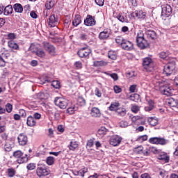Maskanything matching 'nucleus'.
I'll return each mask as SVG.
<instances>
[{"mask_svg":"<svg viewBox=\"0 0 178 178\" xmlns=\"http://www.w3.org/2000/svg\"><path fill=\"white\" fill-rule=\"evenodd\" d=\"M17 141L19 145L21 147H24V145H27L29 143V137L27 135H26V134L21 133L17 136Z\"/></svg>","mask_w":178,"mask_h":178,"instance_id":"nucleus-8","label":"nucleus"},{"mask_svg":"<svg viewBox=\"0 0 178 178\" xmlns=\"http://www.w3.org/2000/svg\"><path fill=\"white\" fill-rule=\"evenodd\" d=\"M37 168L35 163H30L26 165L27 170H34Z\"/></svg>","mask_w":178,"mask_h":178,"instance_id":"nucleus-50","label":"nucleus"},{"mask_svg":"<svg viewBox=\"0 0 178 178\" xmlns=\"http://www.w3.org/2000/svg\"><path fill=\"white\" fill-rule=\"evenodd\" d=\"M124 40L125 39L122 36H117L115 38V42L118 45H120V47H122Z\"/></svg>","mask_w":178,"mask_h":178,"instance_id":"nucleus-42","label":"nucleus"},{"mask_svg":"<svg viewBox=\"0 0 178 178\" xmlns=\"http://www.w3.org/2000/svg\"><path fill=\"white\" fill-rule=\"evenodd\" d=\"M146 35H147V38L150 40H156V33L152 30H148L145 33Z\"/></svg>","mask_w":178,"mask_h":178,"instance_id":"nucleus-27","label":"nucleus"},{"mask_svg":"<svg viewBox=\"0 0 178 178\" xmlns=\"http://www.w3.org/2000/svg\"><path fill=\"white\" fill-rule=\"evenodd\" d=\"M54 104L58 106L60 109H66L69 104V101L63 97H56L54 99Z\"/></svg>","mask_w":178,"mask_h":178,"instance_id":"nucleus-4","label":"nucleus"},{"mask_svg":"<svg viewBox=\"0 0 178 178\" xmlns=\"http://www.w3.org/2000/svg\"><path fill=\"white\" fill-rule=\"evenodd\" d=\"M87 172H88V168H83V169H81L79 170H75L74 172V175L75 176H81V177H84V175H86V173H87Z\"/></svg>","mask_w":178,"mask_h":178,"instance_id":"nucleus-24","label":"nucleus"},{"mask_svg":"<svg viewBox=\"0 0 178 178\" xmlns=\"http://www.w3.org/2000/svg\"><path fill=\"white\" fill-rule=\"evenodd\" d=\"M129 98H130V100L134 101V102H138V101H141L140 95H138L137 93L131 95Z\"/></svg>","mask_w":178,"mask_h":178,"instance_id":"nucleus-37","label":"nucleus"},{"mask_svg":"<svg viewBox=\"0 0 178 178\" xmlns=\"http://www.w3.org/2000/svg\"><path fill=\"white\" fill-rule=\"evenodd\" d=\"M120 106V103H119V102H112L111 106H109V110L111 111L117 112V111H120V108H119Z\"/></svg>","mask_w":178,"mask_h":178,"instance_id":"nucleus-21","label":"nucleus"},{"mask_svg":"<svg viewBox=\"0 0 178 178\" xmlns=\"http://www.w3.org/2000/svg\"><path fill=\"white\" fill-rule=\"evenodd\" d=\"M13 12V8L12 7V5H8L7 6H4L3 13L5 15V16H9V15H12V13Z\"/></svg>","mask_w":178,"mask_h":178,"instance_id":"nucleus-25","label":"nucleus"},{"mask_svg":"<svg viewBox=\"0 0 178 178\" xmlns=\"http://www.w3.org/2000/svg\"><path fill=\"white\" fill-rule=\"evenodd\" d=\"M122 143V137L115 135L111 136L110 138V144L113 145V147H118Z\"/></svg>","mask_w":178,"mask_h":178,"instance_id":"nucleus-14","label":"nucleus"},{"mask_svg":"<svg viewBox=\"0 0 178 178\" xmlns=\"http://www.w3.org/2000/svg\"><path fill=\"white\" fill-rule=\"evenodd\" d=\"M6 110L8 112V113H10L13 110V106L10 103H7L6 105Z\"/></svg>","mask_w":178,"mask_h":178,"instance_id":"nucleus-58","label":"nucleus"},{"mask_svg":"<svg viewBox=\"0 0 178 178\" xmlns=\"http://www.w3.org/2000/svg\"><path fill=\"white\" fill-rule=\"evenodd\" d=\"M163 19V24L164 26H170V19H169V17H165V18H163V16H161Z\"/></svg>","mask_w":178,"mask_h":178,"instance_id":"nucleus-56","label":"nucleus"},{"mask_svg":"<svg viewBox=\"0 0 178 178\" xmlns=\"http://www.w3.org/2000/svg\"><path fill=\"white\" fill-rule=\"evenodd\" d=\"M157 159L162 161L164 163H168L170 161V157L168 155V153L163 152L159 154Z\"/></svg>","mask_w":178,"mask_h":178,"instance_id":"nucleus-17","label":"nucleus"},{"mask_svg":"<svg viewBox=\"0 0 178 178\" xmlns=\"http://www.w3.org/2000/svg\"><path fill=\"white\" fill-rule=\"evenodd\" d=\"M108 65V62L104 60H96L93 62V66L95 67H102L104 66H106Z\"/></svg>","mask_w":178,"mask_h":178,"instance_id":"nucleus-29","label":"nucleus"},{"mask_svg":"<svg viewBox=\"0 0 178 178\" xmlns=\"http://www.w3.org/2000/svg\"><path fill=\"white\" fill-rule=\"evenodd\" d=\"M6 40H10V41H13V40H16V35L15 33H9L6 35Z\"/></svg>","mask_w":178,"mask_h":178,"instance_id":"nucleus-47","label":"nucleus"},{"mask_svg":"<svg viewBox=\"0 0 178 178\" xmlns=\"http://www.w3.org/2000/svg\"><path fill=\"white\" fill-rule=\"evenodd\" d=\"M147 140H148L147 135L140 136L138 138V141H147Z\"/></svg>","mask_w":178,"mask_h":178,"instance_id":"nucleus-64","label":"nucleus"},{"mask_svg":"<svg viewBox=\"0 0 178 178\" xmlns=\"http://www.w3.org/2000/svg\"><path fill=\"white\" fill-rule=\"evenodd\" d=\"M49 169L47 168L45 164H38L36 168V175L38 177H44V176H48L49 175Z\"/></svg>","mask_w":178,"mask_h":178,"instance_id":"nucleus-2","label":"nucleus"},{"mask_svg":"<svg viewBox=\"0 0 178 178\" xmlns=\"http://www.w3.org/2000/svg\"><path fill=\"white\" fill-rule=\"evenodd\" d=\"M77 105H79V106H86V99H83V97H79L77 100Z\"/></svg>","mask_w":178,"mask_h":178,"instance_id":"nucleus-44","label":"nucleus"},{"mask_svg":"<svg viewBox=\"0 0 178 178\" xmlns=\"http://www.w3.org/2000/svg\"><path fill=\"white\" fill-rule=\"evenodd\" d=\"M36 56L38 58H45L47 54L45 53V51L42 49H40L37 51V52L35 53Z\"/></svg>","mask_w":178,"mask_h":178,"instance_id":"nucleus-38","label":"nucleus"},{"mask_svg":"<svg viewBox=\"0 0 178 178\" xmlns=\"http://www.w3.org/2000/svg\"><path fill=\"white\" fill-rule=\"evenodd\" d=\"M121 48L124 51H133V49H134V44H133V42L127 39H124L122 44L121 45Z\"/></svg>","mask_w":178,"mask_h":178,"instance_id":"nucleus-10","label":"nucleus"},{"mask_svg":"<svg viewBox=\"0 0 178 178\" xmlns=\"http://www.w3.org/2000/svg\"><path fill=\"white\" fill-rule=\"evenodd\" d=\"M167 104H168L170 108H177L178 101L174 98H170L167 100Z\"/></svg>","mask_w":178,"mask_h":178,"instance_id":"nucleus-23","label":"nucleus"},{"mask_svg":"<svg viewBox=\"0 0 178 178\" xmlns=\"http://www.w3.org/2000/svg\"><path fill=\"white\" fill-rule=\"evenodd\" d=\"M90 54H91V49L88 47H82L77 52V55L79 58H84L85 59L90 58Z\"/></svg>","mask_w":178,"mask_h":178,"instance_id":"nucleus-7","label":"nucleus"},{"mask_svg":"<svg viewBox=\"0 0 178 178\" xmlns=\"http://www.w3.org/2000/svg\"><path fill=\"white\" fill-rule=\"evenodd\" d=\"M168 143V140L165 139L164 138L159 137L157 139L156 145H166Z\"/></svg>","mask_w":178,"mask_h":178,"instance_id":"nucleus-40","label":"nucleus"},{"mask_svg":"<svg viewBox=\"0 0 178 178\" xmlns=\"http://www.w3.org/2000/svg\"><path fill=\"white\" fill-rule=\"evenodd\" d=\"M74 66L76 69H82L83 67V63L81 61H76L74 63Z\"/></svg>","mask_w":178,"mask_h":178,"instance_id":"nucleus-62","label":"nucleus"},{"mask_svg":"<svg viewBox=\"0 0 178 178\" xmlns=\"http://www.w3.org/2000/svg\"><path fill=\"white\" fill-rule=\"evenodd\" d=\"M42 46L49 55L55 56V54H56V48H55V46L47 41L42 42Z\"/></svg>","mask_w":178,"mask_h":178,"instance_id":"nucleus-3","label":"nucleus"},{"mask_svg":"<svg viewBox=\"0 0 178 178\" xmlns=\"http://www.w3.org/2000/svg\"><path fill=\"white\" fill-rule=\"evenodd\" d=\"M13 9L16 13H23V6L20 3L14 4Z\"/></svg>","mask_w":178,"mask_h":178,"instance_id":"nucleus-32","label":"nucleus"},{"mask_svg":"<svg viewBox=\"0 0 178 178\" xmlns=\"http://www.w3.org/2000/svg\"><path fill=\"white\" fill-rule=\"evenodd\" d=\"M51 86L54 88L59 89L60 88V82H59V81H53L51 82Z\"/></svg>","mask_w":178,"mask_h":178,"instance_id":"nucleus-54","label":"nucleus"},{"mask_svg":"<svg viewBox=\"0 0 178 178\" xmlns=\"http://www.w3.org/2000/svg\"><path fill=\"white\" fill-rule=\"evenodd\" d=\"M147 106L145 107V112H151L155 108V102L152 99H146Z\"/></svg>","mask_w":178,"mask_h":178,"instance_id":"nucleus-16","label":"nucleus"},{"mask_svg":"<svg viewBox=\"0 0 178 178\" xmlns=\"http://www.w3.org/2000/svg\"><path fill=\"white\" fill-rule=\"evenodd\" d=\"M81 23V15L79 14L75 15L74 19L72 20V26H74V27H77V26H79Z\"/></svg>","mask_w":178,"mask_h":178,"instance_id":"nucleus-19","label":"nucleus"},{"mask_svg":"<svg viewBox=\"0 0 178 178\" xmlns=\"http://www.w3.org/2000/svg\"><path fill=\"white\" fill-rule=\"evenodd\" d=\"M84 24L87 26L92 27L97 24V20H95V17L91 15H88L84 20Z\"/></svg>","mask_w":178,"mask_h":178,"instance_id":"nucleus-11","label":"nucleus"},{"mask_svg":"<svg viewBox=\"0 0 178 178\" xmlns=\"http://www.w3.org/2000/svg\"><path fill=\"white\" fill-rule=\"evenodd\" d=\"M170 15H172V6H170V5L166 4L162 8L161 16L169 17Z\"/></svg>","mask_w":178,"mask_h":178,"instance_id":"nucleus-15","label":"nucleus"},{"mask_svg":"<svg viewBox=\"0 0 178 178\" xmlns=\"http://www.w3.org/2000/svg\"><path fill=\"white\" fill-rule=\"evenodd\" d=\"M55 6V0H47L45 3V8L48 10L52 9Z\"/></svg>","mask_w":178,"mask_h":178,"instance_id":"nucleus-34","label":"nucleus"},{"mask_svg":"<svg viewBox=\"0 0 178 178\" xmlns=\"http://www.w3.org/2000/svg\"><path fill=\"white\" fill-rule=\"evenodd\" d=\"M94 141H95V138L89 139L87 141L86 147H88L89 148H92V147H94Z\"/></svg>","mask_w":178,"mask_h":178,"instance_id":"nucleus-57","label":"nucleus"},{"mask_svg":"<svg viewBox=\"0 0 178 178\" xmlns=\"http://www.w3.org/2000/svg\"><path fill=\"white\" fill-rule=\"evenodd\" d=\"M29 161V156H27V154L23 153L22 155H21L17 159V162L19 165H22V163H26V162Z\"/></svg>","mask_w":178,"mask_h":178,"instance_id":"nucleus-18","label":"nucleus"},{"mask_svg":"<svg viewBox=\"0 0 178 178\" xmlns=\"http://www.w3.org/2000/svg\"><path fill=\"white\" fill-rule=\"evenodd\" d=\"M99 40H107L109 38V33H108V31H104L102 32H100L99 35Z\"/></svg>","mask_w":178,"mask_h":178,"instance_id":"nucleus-35","label":"nucleus"},{"mask_svg":"<svg viewBox=\"0 0 178 178\" xmlns=\"http://www.w3.org/2000/svg\"><path fill=\"white\" fill-rule=\"evenodd\" d=\"M108 56L109 59H112V60H115L116 58H118V54L116 51L110 50L108 53Z\"/></svg>","mask_w":178,"mask_h":178,"instance_id":"nucleus-39","label":"nucleus"},{"mask_svg":"<svg viewBox=\"0 0 178 178\" xmlns=\"http://www.w3.org/2000/svg\"><path fill=\"white\" fill-rule=\"evenodd\" d=\"M113 90L115 94H120V92H122V88L118 85H115L113 86Z\"/></svg>","mask_w":178,"mask_h":178,"instance_id":"nucleus-59","label":"nucleus"},{"mask_svg":"<svg viewBox=\"0 0 178 178\" xmlns=\"http://www.w3.org/2000/svg\"><path fill=\"white\" fill-rule=\"evenodd\" d=\"M131 17H134V19H145L147 17V13L143 11L142 10H135L134 12L131 13Z\"/></svg>","mask_w":178,"mask_h":178,"instance_id":"nucleus-12","label":"nucleus"},{"mask_svg":"<svg viewBox=\"0 0 178 178\" xmlns=\"http://www.w3.org/2000/svg\"><path fill=\"white\" fill-rule=\"evenodd\" d=\"M95 2L98 6H104L105 4V0H95Z\"/></svg>","mask_w":178,"mask_h":178,"instance_id":"nucleus-63","label":"nucleus"},{"mask_svg":"<svg viewBox=\"0 0 178 178\" xmlns=\"http://www.w3.org/2000/svg\"><path fill=\"white\" fill-rule=\"evenodd\" d=\"M173 70H175V65L172 63L166 64L163 68V74H166V76H170L173 73Z\"/></svg>","mask_w":178,"mask_h":178,"instance_id":"nucleus-13","label":"nucleus"},{"mask_svg":"<svg viewBox=\"0 0 178 178\" xmlns=\"http://www.w3.org/2000/svg\"><path fill=\"white\" fill-rule=\"evenodd\" d=\"M79 110V107L76 105L72 106V107H69L67 109V113H70V115H73V113H74V112H76V111Z\"/></svg>","mask_w":178,"mask_h":178,"instance_id":"nucleus-41","label":"nucleus"},{"mask_svg":"<svg viewBox=\"0 0 178 178\" xmlns=\"http://www.w3.org/2000/svg\"><path fill=\"white\" fill-rule=\"evenodd\" d=\"M55 162V159L53 156H49L47 158L46 163L47 165H54Z\"/></svg>","mask_w":178,"mask_h":178,"instance_id":"nucleus-53","label":"nucleus"},{"mask_svg":"<svg viewBox=\"0 0 178 178\" xmlns=\"http://www.w3.org/2000/svg\"><path fill=\"white\" fill-rule=\"evenodd\" d=\"M3 148L6 152H10L12 151V145L9 143H6Z\"/></svg>","mask_w":178,"mask_h":178,"instance_id":"nucleus-55","label":"nucleus"},{"mask_svg":"<svg viewBox=\"0 0 178 178\" xmlns=\"http://www.w3.org/2000/svg\"><path fill=\"white\" fill-rule=\"evenodd\" d=\"M29 48L33 54H35L41 48V46L38 43H31Z\"/></svg>","mask_w":178,"mask_h":178,"instance_id":"nucleus-28","label":"nucleus"},{"mask_svg":"<svg viewBox=\"0 0 178 178\" xmlns=\"http://www.w3.org/2000/svg\"><path fill=\"white\" fill-rule=\"evenodd\" d=\"M150 152L153 154H159V149H158L156 147H151L149 148Z\"/></svg>","mask_w":178,"mask_h":178,"instance_id":"nucleus-61","label":"nucleus"},{"mask_svg":"<svg viewBox=\"0 0 178 178\" xmlns=\"http://www.w3.org/2000/svg\"><path fill=\"white\" fill-rule=\"evenodd\" d=\"M26 124L29 127H34L37 124V120L32 115H29L26 120Z\"/></svg>","mask_w":178,"mask_h":178,"instance_id":"nucleus-20","label":"nucleus"},{"mask_svg":"<svg viewBox=\"0 0 178 178\" xmlns=\"http://www.w3.org/2000/svg\"><path fill=\"white\" fill-rule=\"evenodd\" d=\"M90 115L92 118H99L101 116V111L97 107H93L91 109Z\"/></svg>","mask_w":178,"mask_h":178,"instance_id":"nucleus-22","label":"nucleus"},{"mask_svg":"<svg viewBox=\"0 0 178 178\" xmlns=\"http://www.w3.org/2000/svg\"><path fill=\"white\" fill-rule=\"evenodd\" d=\"M160 91L163 95L170 97L173 95V89L169 85H163L160 87Z\"/></svg>","mask_w":178,"mask_h":178,"instance_id":"nucleus-9","label":"nucleus"},{"mask_svg":"<svg viewBox=\"0 0 178 178\" xmlns=\"http://www.w3.org/2000/svg\"><path fill=\"white\" fill-rule=\"evenodd\" d=\"M8 46L11 49H15L16 51H19V49H20V48L19 47V44H17V43L15 42V41L13 40L8 41Z\"/></svg>","mask_w":178,"mask_h":178,"instance_id":"nucleus-26","label":"nucleus"},{"mask_svg":"<svg viewBox=\"0 0 178 178\" xmlns=\"http://www.w3.org/2000/svg\"><path fill=\"white\" fill-rule=\"evenodd\" d=\"M48 26L51 28L57 27L59 25V17L55 14L51 15L47 20Z\"/></svg>","mask_w":178,"mask_h":178,"instance_id":"nucleus-6","label":"nucleus"},{"mask_svg":"<svg viewBox=\"0 0 178 178\" xmlns=\"http://www.w3.org/2000/svg\"><path fill=\"white\" fill-rule=\"evenodd\" d=\"M136 45L140 49H145L149 47V43L144 38V32L141 30L138 31L136 35Z\"/></svg>","mask_w":178,"mask_h":178,"instance_id":"nucleus-1","label":"nucleus"},{"mask_svg":"<svg viewBox=\"0 0 178 178\" xmlns=\"http://www.w3.org/2000/svg\"><path fill=\"white\" fill-rule=\"evenodd\" d=\"M6 175L8 177H15L16 175V170L15 168H8L6 171Z\"/></svg>","mask_w":178,"mask_h":178,"instance_id":"nucleus-36","label":"nucleus"},{"mask_svg":"<svg viewBox=\"0 0 178 178\" xmlns=\"http://www.w3.org/2000/svg\"><path fill=\"white\" fill-rule=\"evenodd\" d=\"M140 152L144 155V156H149V154H151L149 149H144L142 147H140Z\"/></svg>","mask_w":178,"mask_h":178,"instance_id":"nucleus-43","label":"nucleus"},{"mask_svg":"<svg viewBox=\"0 0 178 178\" xmlns=\"http://www.w3.org/2000/svg\"><path fill=\"white\" fill-rule=\"evenodd\" d=\"M143 66L145 69L146 72H152L154 70V61L152 58L146 57L143 58Z\"/></svg>","mask_w":178,"mask_h":178,"instance_id":"nucleus-5","label":"nucleus"},{"mask_svg":"<svg viewBox=\"0 0 178 178\" xmlns=\"http://www.w3.org/2000/svg\"><path fill=\"white\" fill-rule=\"evenodd\" d=\"M108 133V129L105 128L104 127H102L100 129L98 130V134L100 136H105Z\"/></svg>","mask_w":178,"mask_h":178,"instance_id":"nucleus-46","label":"nucleus"},{"mask_svg":"<svg viewBox=\"0 0 178 178\" xmlns=\"http://www.w3.org/2000/svg\"><path fill=\"white\" fill-rule=\"evenodd\" d=\"M68 148L70 151H76L79 148V143L76 141H71L68 145Z\"/></svg>","mask_w":178,"mask_h":178,"instance_id":"nucleus-33","label":"nucleus"},{"mask_svg":"<svg viewBox=\"0 0 178 178\" xmlns=\"http://www.w3.org/2000/svg\"><path fill=\"white\" fill-rule=\"evenodd\" d=\"M158 138L159 137H152L149 138L148 143H149V144H154L155 145H156L158 143Z\"/></svg>","mask_w":178,"mask_h":178,"instance_id":"nucleus-52","label":"nucleus"},{"mask_svg":"<svg viewBox=\"0 0 178 178\" xmlns=\"http://www.w3.org/2000/svg\"><path fill=\"white\" fill-rule=\"evenodd\" d=\"M116 18L121 22V23H129V19H127V16L122 15V13H119Z\"/></svg>","mask_w":178,"mask_h":178,"instance_id":"nucleus-31","label":"nucleus"},{"mask_svg":"<svg viewBox=\"0 0 178 178\" xmlns=\"http://www.w3.org/2000/svg\"><path fill=\"white\" fill-rule=\"evenodd\" d=\"M116 112L118 116H122V117L126 116L127 111H126V108H120V110H118Z\"/></svg>","mask_w":178,"mask_h":178,"instance_id":"nucleus-48","label":"nucleus"},{"mask_svg":"<svg viewBox=\"0 0 178 178\" xmlns=\"http://www.w3.org/2000/svg\"><path fill=\"white\" fill-rule=\"evenodd\" d=\"M78 38L81 41H90V35L87 33H81Z\"/></svg>","mask_w":178,"mask_h":178,"instance_id":"nucleus-30","label":"nucleus"},{"mask_svg":"<svg viewBox=\"0 0 178 178\" xmlns=\"http://www.w3.org/2000/svg\"><path fill=\"white\" fill-rule=\"evenodd\" d=\"M105 74L107 76H110V77H111V79H113L114 81H118V80H119V75H118V74L116 73L109 74L108 72H105Z\"/></svg>","mask_w":178,"mask_h":178,"instance_id":"nucleus-45","label":"nucleus"},{"mask_svg":"<svg viewBox=\"0 0 178 178\" xmlns=\"http://www.w3.org/2000/svg\"><path fill=\"white\" fill-rule=\"evenodd\" d=\"M149 122L151 126H156L158 124V121L154 118L149 119Z\"/></svg>","mask_w":178,"mask_h":178,"instance_id":"nucleus-60","label":"nucleus"},{"mask_svg":"<svg viewBox=\"0 0 178 178\" xmlns=\"http://www.w3.org/2000/svg\"><path fill=\"white\" fill-rule=\"evenodd\" d=\"M23 154L24 153L22 152V150H16L13 152V156H14V158H16V159H17L18 158H20V156L23 155Z\"/></svg>","mask_w":178,"mask_h":178,"instance_id":"nucleus-49","label":"nucleus"},{"mask_svg":"<svg viewBox=\"0 0 178 178\" xmlns=\"http://www.w3.org/2000/svg\"><path fill=\"white\" fill-rule=\"evenodd\" d=\"M140 106L138 105H134L131 106V112H133V113H138V112H140Z\"/></svg>","mask_w":178,"mask_h":178,"instance_id":"nucleus-51","label":"nucleus"}]
</instances>
